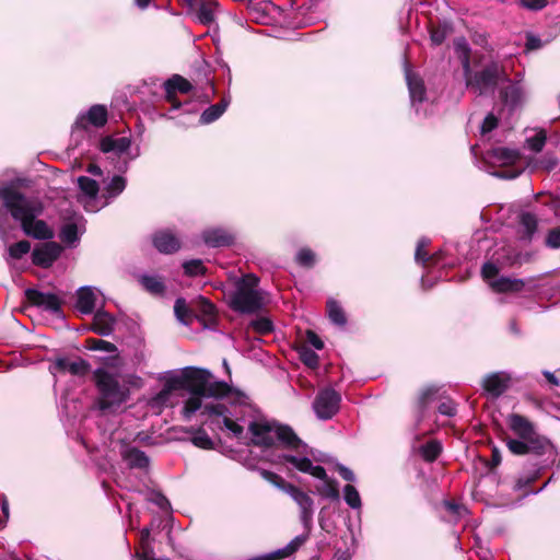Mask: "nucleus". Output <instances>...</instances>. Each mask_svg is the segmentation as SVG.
<instances>
[{
	"label": "nucleus",
	"mask_w": 560,
	"mask_h": 560,
	"mask_svg": "<svg viewBox=\"0 0 560 560\" xmlns=\"http://www.w3.org/2000/svg\"><path fill=\"white\" fill-rule=\"evenodd\" d=\"M501 98L504 105L515 109L524 103L525 93L520 83L509 82L501 91Z\"/></svg>",
	"instance_id": "6ab92c4d"
},
{
	"label": "nucleus",
	"mask_w": 560,
	"mask_h": 560,
	"mask_svg": "<svg viewBox=\"0 0 560 560\" xmlns=\"http://www.w3.org/2000/svg\"><path fill=\"white\" fill-rule=\"evenodd\" d=\"M187 368L173 372L165 377V385L173 390H188Z\"/></svg>",
	"instance_id": "7c9ffc66"
},
{
	"label": "nucleus",
	"mask_w": 560,
	"mask_h": 560,
	"mask_svg": "<svg viewBox=\"0 0 560 560\" xmlns=\"http://www.w3.org/2000/svg\"><path fill=\"white\" fill-rule=\"evenodd\" d=\"M31 249L28 241H20L9 247V254L12 258L19 259L27 254Z\"/></svg>",
	"instance_id": "49530a36"
},
{
	"label": "nucleus",
	"mask_w": 560,
	"mask_h": 560,
	"mask_svg": "<svg viewBox=\"0 0 560 560\" xmlns=\"http://www.w3.org/2000/svg\"><path fill=\"white\" fill-rule=\"evenodd\" d=\"M499 273V268L493 262H486L482 266L481 275L482 278L489 283L490 281L495 280Z\"/></svg>",
	"instance_id": "3c124183"
},
{
	"label": "nucleus",
	"mask_w": 560,
	"mask_h": 560,
	"mask_svg": "<svg viewBox=\"0 0 560 560\" xmlns=\"http://www.w3.org/2000/svg\"><path fill=\"white\" fill-rule=\"evenodd\" d=\"M96 294L92 288H81L78 291L77 308L82 314H91L95 308Z\"/></svg>",
	"instance_id": "a878e982"
},
{
	"label": "nucleus",
	"mask_w": 560,
	"mask_h": 560,
	"mask_svg": "<svg viewBox=\"0 0 560 560\" xmlns=\"http://www.w3.org/2000/svg\"><path fill=\"white\" fill-rule=\"evenodd\" d=\"M439 412L443 416L453 417L456 413V406L453 400L446 399L439 405Z\"/></svg>",
	"instance_id": "6e6d98bb"
},
{
	"label": "nucleus",
	"mask_w": 560,
	"mask_h": 560,
	"mask_svg": "<svg viewBox=\"0 0 560 560\" xmlns=\"http://www.w3.org/2000/svg\"><path fill=\"white\" fill-rule=\"evenodd\" d=\"M101 150L103 152H115V139L106 137L101 141Z\"/></svg>",
	"instance_id": "0e129e2a"
},
{
	"label": "nucleus",
	"mask_w": 560,
	"mask_h": 560,
	"mask_svg": "<svg viewBox=\"0 0 560 560\" xmlns=\"http://www.w3.org/2000/svg\"><path fill=\"white\" fill-rule=\"evenodd\" d=\"M259 279L252 275H245L235 283V290L230 296L231 307L240 313L252 314L264 305L262 292L258 289Z\"/></svg>",
	"instance_id": "20e7f679"
},
{
	"label": "nucleus",
	"mask_w": 560,
	"mask_h": 560,
	"mask_svg": "<svg viewBox=\"0 0 560 560\" xmlns=\"http://www.w3.org/2000/svg\"><path fill=\"white\" fill-rule=\"evenodd\" d=\"M82 218H75L73 221L65 223L60 231V238L63 243L73 244L79 240L80 222Z\"/></svg>",
	"instance_id": "2f4dec72"
},
{
	"label": "nucleus",
	"mask_w": 560,
	"mask_h": 560,
	"mask_svg": "<svg viewBox=\"0 0 560 560\" xmlns=\"http://www.w3.org/2000/svg\"><path fill=\"white\" fill-rule=\"evenodd\" d=\"M488 159L499 165H512L520 159V154L516 150L500 147L489 151Z\"/></svg>",
	"instance_id": "393cba45"
},
{
	"label": "nucleus",
	"mask_w": 560,
	"mask_h": 560,
	"mask_svg": "<svg viewBox=\"0 0 560 560\" xmlns=\"http://www.w3.org/2000/svg\"><path fill=\"white\" fill-rule=\"evenodd\" d=\"M280 463H290L294 468L302 472L312 475L322 480V485L317 487L320 495L336 500L339 498L338 483L334 479H329L322 466H314L307 456H296L284 454L279 456Z\"/></svg>",
	"instance_id": "39448f33"
},
{
	"label": "nucleus",
	"mask_w": 560,
	"mask_h": 560,
	"mask_svg": "<svg viewBox=\"0 0 560 560\" xmlns=\"http://www.w3.org/2000/svg\"><path fill=\"white\" fill-rule=\"evenodd\" d=\"M174 394L175 393L164 384V387L160 390V393L151 398V407L153 409H161L163 407L173 406L175 404Z\"/></svg>",
	"instance_id": "f704fd0d"
},
{
	"label": "nucleus",
	"mask_w": 560,
	"mask_h": 560,
	"mask_svg": "<svg viewBox=\"0 0 560 560\" xmlns=\"http://www.w3.org/2000/svg\"><path fill=\"white\" fill-rule=\"evenodd\" d=\"M229 102L222 100L220 103L208 107L200 116L201 124H211L217 120L226 109Z\"/></svg>",
	"instance_id": "c9c22d12"
},
{
	"label": "nucleus",
	"mask_w": 560,
	"mask_h": 560,
	"mask_svg": "<svg viewBox=\"0 0 560 560\" xmlns=\"http://www.w3.org/2000/svg\"><path fill=\"white\" fill-rule=\"evenodd\" d=\"M442 451L441 444L438 441H430L421 447V455L428 462H433L438 458Z\"/></svg>",
	"instance_id": "ea45409f"
},
{
	"label": "nucleus",
	"mask_w": 560,
	"mask_h": 560,
	"mask_svg": "<svg viewBox=\"0 0 560 560\" xmlns=\"http://www.w3.org/2000/svg\"><path fill=\"white\" fill-rule=\"evenodd\" d=\"M192 443L201 448H210L212 446L211 439L203 431H199L194 435Z\"/></svg>",
	"instance_id": "5fc2aeb1"
},
{
	"label": "nucleus",
	"mask_w": 560,
	"mask_h": 560,
	"mask_svg": "<svg viewBox=\"0 0 560 560\" xmlns=\"http://www.w3.org/2000/svg\"><path fill=\"white\" fill-rule=\"evenodd\" d=\"M343 497L347 504L352 509L361 508V498L358 490L351 486L347 485L343 488Z\"/></svg>",
	"instance_id": "a19ab883"
},
{
	"label": "nucleus",
	"mask_w": 560,
	"mask_h": 560,
	"mask_svg": "<svg viewBox=\"0 0 560 560\" xmlns=\"http://www.w3.org/2000/svg\"><path fill=\"white\" fill-rule=\"evenodd\" d=\"M300 358L302 362L310 368L314 369L318 365V355L311 349H303L300 352Z\"/></svg>",
	"instance_id": "8fccbe9b"
},
{
	"label": "nucleus",
	"mask_w": 560,
	"mask_h": 560,
	"mask_svg": "<svg viewBox=\"0 0 560 560\" xmlns=\"http://www.w3.org/2000/svg\"><path fill=\"white\" fill-rule=\"evenodd\" d=\"M98 392L97 406L101 410L119 407L129 397V388L120 371V360L113 358L93 372Z\"/></svg>",
	"instance_id": "f03ea898"
},
{
	"label": "nucleus",
	"mask_w": 560,
	"mask_h": 560,
	"mask_svg": "<svg viewBox=\"0 0 560 560\" xmlns=\"http://www.w3.org/2000/svg\"><path fill=\"white\" fill-rule=\"evenodd\" d=\"M154 247L164 254H172L176 252L179 246V240L168 230H162L153 235Z\"/></svg>",
	"instance_id": "a211bd4d"
},
{
	"label": "nucleus",
	"mask_w": 560,
	"mask_h": 560,
	"mask_svg": "<svg viewBox=\"0 0 560 560\" xmlns=\"http://www.w3.org/2000/svg\"><path fill=\"white\" fill-rule=\"evenodd\" d=\"M187 372L189 393L207 397H224L232 393V388L225 382L214 381L208 370L188 366Z\"/></svg>",
	"instance_id": "423d86ee"
},
{
	"label": "nucleus",
	"mask_w": 560,
	"mask_h": 560,
	"mask_svg": "<svg viewBox=\"0 0 560 560\" xmlns=\"http://www.w3.org/2000/svg\"><path fill=\"white\" fill-rule=\"evenodd\" d=\"M1 196L5 208L13 219L21 223L26 235L38 240H49L54 236L52 231L43 220H36L42 212L37 201L12 189L3 190Z\"/></svg>",
	"instance_id": "f257e3e1"
},
{
	"label": "nucleus",
	"mask_w": 560,
	"mask_h": 560,
	"mask_svg": "<svg viewBox=\"0 0 560 560\" xmlns=\"http://www.w3.org/2000/svg\"><path fill=\"white\" fill-rule=\"evenodd\" d=\"M61 253V246L55 242H47L33 250V262L40 267H49Z\"/></svg>",
	"instance_id": "4468645a"
},
{
	"label": "nucleus",
	"mask_w": 560,
	"mask_h": 560,
	"mask_svg": "<svg viewBox=\"0 0 560 560\" xmlns=\"http://www.w3.org/2000/svg\"><path fill=\"white\" fill-rule=\"evenodd\" d=\"M445 508L451 512L453 513L454 515L460 517L465 512H466V509L455 502H452V501H445Z\"/></svg>",
	"instance_id": "e2e57ef3"
},
{
	"label": "nucleus",
	"mask_w": 560,
	"mask_h": 560,
	"mask_svg": "<svg viewBox=\"0 0 560 560\" xmlns=\"http://www.w3.org/2000/svg\"><path fill=\"white\" fill-rule=\"evenodd\" d=\"M130 140L126 137L115 139V152L124 153L130 148Z\"/></svg>",
	"instance_id": "052dcab7"
},
{
	"label": "nucleus",
	"mask_w": 560,
	"mask_h": 560,
	"mask_svg": "<svg viewBox=\"0 0 560 560\" xmlns=\"http://www.w3.org/2000/svg\"><path fill=\"white\" fill-rule=\"evenodd\" d=\"M78 201L89 212H96L106 207V200H102L100 186L95 179L88 176L78 177Z\"/></svg>",
	"instance_id": "6e6552de"
},
{
	"label": "nucleus",
	"mask_w": 560,
	"mask_h": 560,
	"mask_svg": "<svg viewBox=\"0 0 560 560\" xmlns=\"http://www.w3.org/2000/svg\"><path fill=\"white\" fill-rule=\"evenodd\" d=\"M143 289L152 295H163L165 284L161 277L156 275H143L139 278Z\"/></svg>",
	"instance_id": "c756f323"
},
{
	"label": "nucleus",
	"mask_w": 560,
	"mask_h": 560,
	"mask_svg": "<svg viewBox=\"0 0 560 560\" xmlns=\"http://www.w3.org/2000/svg\"><path fill=\"white\" fill-rule=\"evenodd\" d=\"M546 244L550 248H560V228L549 231Z\"/></svg>",
	"instance_id": "4d7b16f0"
},
{
	"label": "nucleus",
	"mask_w": 560,
	"mask_h": 560,
	"mask_svg": "<svg viewBox=\"0 0 560 560\" xmlns=\"http://www.w3.org/2000/svg\"><path fill=\"white\" fill-rule=\"evenodd\" d=\"M306 538L307 537L304 535L296 536L285 547L278 549L266 556H262L257 560H273L289 557L292 553H294L306 541Z\"/></svg>",
	"instance_id": "bb28decb"
},
{
	"label": "nucleus",
	"mask_w": 560,
	"mask_h": 560,
	"mask_svg": "<svg viewBox=\"0 0 560 560\" xmlns=\"http://www.w3.org/2000/svg\"><path fill=\"white\" fill-rule=\"evenodd\" d=\"M509 427L522 440L534 442L536 432L534 425L523 416L511 415L509 417Z\"/></svg>",
	"instance_id": "f3484780"
},
{
	"label": "nucleus",
	"mask_w": 560,
	"mask_h": 560,
	"mask_svg": "<svg viewBox=\"0 0 560 560\" xmlns=\"http://www.w3.org/2000/svg\"><path fill=\"white\" fill-rule=\"evenodd\" d=\"M327 312L329 319L339 326H343L347 322L346 315L341 306L334 300L327 302Z\"/></svg>",
	"instance_id": "58836bf2"
},
{
	"label": "nucleus",
	"mask_w": 560,
	"mask_h": 560,
	"mask_svg": "<svg viewBox=\"0 0 560 560\" xmlns=\"http://www.w3.org/2000/svg\"><path fill=\"white\" fill-rule=\"evenodd\" d=\"M500 75L501 69L499 65L491 62L474 77L471 75V71L468 74H465V79L468 88L483 94L494 90Z\"/></svg>",
	"instance_id": "1a4fd4ad"
},
{
	"label": "nucleus",
	"mask_w": 560,
	"mask_h": 560,
	"mask_svg": "<svg viewBox=\"0 0 560 560\" xmlns=\"http://www.w3.org/2000/svg\"><path fill=\"white\" fill-rule=\"evenodd\" d=\"M547 136L544 130L536 132L533 137L527 138V147L534 152H540L546 144Z\"/></svg>",
	"instance_id": "79ce46f5"
},
{
	"label": "nucleus",
	"mask_w": 560,
	"mask_h": 560,
	"mask_svg": "<svg viewBox=\"0 0 560 560\" xmlns=\"http://www.w3.org/2000/svg\"><path fill=\"white\" fill-rule=\"evenodd\" d=\"M450 34V28L447 25H439L432 27L430 31V39L432 45L439 46L441 45Z\"/></svg>",
	"instance_id": "37998d69"
},
{
	"label": "nucleus",
	"mask_w": 560,
	"mask_h": 560,
	"mask_svg": "<svg viewBox=\"0 0 560 560\" xmlns=\"http://www.w3.org/2000/svg\"><path fill=\"white\" fill-rule=\"evenodd\" d=\"M124 460L131 468H147L149 466V458L144 454V452L136 448V447H126L122 453Z\"/></svg>",
	"instance_id": "c85d7f7f"
},
{
	"label": "nucleus",
	"mask_w": 560,
	"mask_h": 560,
	"mask_svg": "<svg viewBox=\"0 0 560 560\" xmlns=\"http://www.w3.org/2000/svg\"><path fill=\"white\" fill-rule=\"evenodd\" d=\"M107 121V110L105 106L94 105L86 114L80 115L73 127V132L85 130L88 125L91 124L95 127H102Z\"/></svg>",
	"instance_id": "f8f14e48"
},
{
	"label": "nucleus",
	"mask_w": 560,
	"mask_h": 560,
	"mask_svg": "<svg viewBox=\"0 0 560 560\" xmlns=\"http://www.w3.org/2000/svg\"><path fill=\"white\" fill-rule=\"evenodd\" d=\"M56 368L73 375H83L88 372L89 364L84 360L69 361L67 359H58Z\"/></svg>",
	"instance_id": "473e14b6"
},
{
	"label": "nucleus",
	"mask_w": 560,
	"mask_h": 560,
	"mask_svg": "<svg viewBox=\"0 0 560 560\" xmlns=\"http://www.w3.org/2000/svg\"><path fill=\"white\" fill-rule=\"evenodd\" d=\"M189 394L190 396L186 399L183 407V416L185 419H190V417L201 408L202 398L207 397V395H199L196 393Z\"/></svg>",
	"instance_id": "4c0bfd02"
},
{
	"label": "nucleus",
	"mask_w": 560,
	"mask_h": 560,
	"mask_svg": "<svg viewBox=\"0 0 560 560\" xmlns=\"http://www.w3.org/2000/svg\"><path fill=\"white\" fill-rule=\"evenodd\" d=\"M511 376L506 372H495L488 374L483 381L482 386L485 390L492 397H499L509 387Z\"/></svg>",
	"instance_id": "2eb2a0df"
},
{
	"label": "nucleus",
	"mask_w": 560,
	"mask_h": 560,
	"mask_svg": "<svg viewBox=\"0 0 560 560\" xmlns=\"http://www.w3.org/2000/svg\"><path fill=\"white\" fill-rule=\"evenodd\" d=\"M521 225L524 228L526 236L530 238L536 231L537 220L534 214L526 212L521 215Z\"/></svg>",
	"instance_id": "a18cd8bd"
},
{
	"label": "nucleus",
	"mask_w": 560,
	"mask_h": 560,
	"mask_svg": "<svg viewBox=\"0 0 560 560\" xmlns=\"http://www.w3.org/2000/svg\"><path fill=\"white\" fill-rule=\"evenodd\" d=\"M252 327L259 334H268L272 330V323L268 318H258L252 322Z\"/></svg>",
	"instance_id": "603ef678"
},
{
	"label": "nucleus",
	"mask_w": 560,
	"mask_h": 560,
	"mask_svg": "<svg viewBox=\"0 0 560 560\" xmlns=\"http://www.w3.org/2000/svg\"><path fill=\"white\" fill-rule=\"evenodd\" d=\"M296 261L303 267H312L315 262V254L308 248H302L296 254Z\"/></svg>",
	"instance_id": "de8ad7c7"
},
{
	"label": "nucleus",
	"mask_w": 560,
	"mask_h": 560,
	"mask_svg": "<svg viewBox=\"0 0 560 560\" xmlns=\"http://www.w3.org/2000/svg\"><path fill=\"white\" fill-rule=\"evenodd\" d=\"M176 318L184 325H190L196 315L190 311L184 299H177L174 305Z\"/></svg>",
	"instance_id": "e433bc0d"
},
{
	"label": "nucleus",
	"mask_w": 560,
	"mask_h": 560,
	"mask_svg": "<svg viewBox=\"0 0 560 560\" xmlns=\"http://www.w3.org/2000/svg\"><path fill=\"white\" fill-rule=\"evenodd\" d=\"M429 245V240L427 238H421L419 242H418V245H417V248H416V254H415V258L418 262H422L424 264L425 261H428L430 258L428 257V254L425 252V247Z\"/></svg>",
	"instance_id": "864d4df0"
},
{
	"label": "nucleus",
	"mask_w": 560,
	"mask_h": 560,
	"mask_svg": "<svg viewBox=\"0 0 560 560\" xmlns=\"http://www.w3.org/2000/svg\"><path fill=\"white\" fill-rule=\"evenodd\" d=\"M260 475L264 479L271 482L279 489L283 490L285 493H288L294 502L300 506L301 509V521L304 525H307L313 517V500L312 498L301 491L295 486L285 482L280 476L277 474L269 471V470H261Z\"/></svg>",
	"instance_id": "0eeeda50"
},
{
	"label": "nucleus",
	"mask_w": 560,
	"mask_h": 560,
	"mask_svg": "<svg viewBox=\"0 0 560 560\" xmlns=\"http://www.w3.org/2000/svg\"><path fill=\"white\" fill-rule=\"evenodd\" d=\"M454 48L462 61L464 74H468L470 72V47L465 37H458L454 40Z\"/></svg>",
	"instance_id": "72a5a7b5"
},
{
	"label": "nucleus",
	"mask_w": 560,
	"mask_h": 560,
	"mask_svg": "<svg viewBox=\"0 0 560 560\" xmlns=\"http://www.w3.org/2000/svg\"><path fill=\"white\" fill-rule=\"evenodd\" d=\"M166 98L172 103L174 108L179 107V103L175 100L176 92L189 93L192 90L191 83L179 74H174L164 83Z\"/></svg>",
	"instance_id": "dca6fc26"
},
{
	"label": "nucleus",
	"mask_w": 560,
	"mask_h": 560,
	"mask_svg": "<svg viewBox=\"0 0 560 560\" xmlns=\"http://www.w3.org/2000/svg\"><path fill=\"white\" fill-rule=\"evenodd\" d=\"M521 4L526 9L539 11L546 8L548 0H521Z\"/></svg>",
	"instance_id": "bf43d9fd"
},
{
	"label": "nucleus",
	"mask_w": 560,
	"mask_h": 560,
	"mask_svg": "<svg viewBox=\"0 0 560 560\" xmlns=\"http://www.w3.org/2000/svg\"><path fill=\"white\" fill-rule=\"evenodd\" d=\"M201 310L205 316L210 319L214 314V306L210 302L202 300L201 301Z\"/></svg>",
	"instance_id": "338daca9"
},
{
	"label": "nucleus",
	"mask_w": 560,
	"mask_h": 560,
	"mask_svg": "<svg viewBox=\"0 0 560 560\" xmlns=\"http://www.w3.org/2000/svg\"><path fill=\"white\" fill-rule=\"evenodd\" d=\"M339 475L347 481H353L354 480V474L347 467L340 465L338 467Z\"/></svg>",
	"instance_id": "774afa93"
},
{
	"label": "nucleus",
	"mask_w": 560,
	"mask_h": 560,
	"mask_svg": "<svg viewBox=\"0 0 560 560\" xmlns=\"http://www.w3.org/2000/svg\"><path fill=\"white\" fill-rule=\"evenodd\" d=\"M116 320L108 312L97 310L93 317V331L101 336H109L115 328Z\"/></svg>",
	"instance_id": "aec40b11"
},
{
	"label": "nucleus",
	"mask_w": 560,
	"mask_h": 560,
	"mask_svg": "<svg viewBox=\"0 0 560 560\" xmlns=\"http://www.w3.org/2000/svg\"><path fill=\"white\" fill-rule=\"evenodd\" d=\"M490 288L497 293L520 292L525 287L522 279L500 277L489 282Z\"/></svg>",
	"instance_id": "412c9836"
},
{
	"label": "nucleus",
	"mask_w": 560,
	"mask_h": 560,
	"mask_svg": "<svg viewBox=\"0 0 560 560\" xmlns=\"http://www.w3.org/2000/svg\"><path fill=\"white\" fill-rule=\"evenodd\" d=\"M198 21L203 25L213 23L217 19V14L220 11L219 3L217 0H198Z\"/></svg>",
	"instance_id": "5701e85b"
},
{
	"label": "nucleus",
	"mask_w": 560,
	"mask_h": 560,
	"mask_svg": "<svg viewBox=\"0 0 560 560\" xmlns=\"http://www.w3.org/2000/svg\"><path fill=\"white\" fill-rule=\"evenodd\" d=\"M185 273L188 276H199L205 272V266L201 260L195 259L190 261H186L184 265Z\"/></svg>",
	"instance_id": "09e8293b"
},
{
	"label": "nucleus",
	"mask_w": 560,
	"mask_h": 560,
	"mask_svg": "<svg viewBox=\"0 0 560 560\" xmlns=\"http://www.w3.org/2000/svg\"><path fill=\"white\" fill-rule=\"evenodd\" d=\"M126 184V178L121 175H115L105 184L101 197L106 200V206L125 190Z\"/></svg>",
	"instance_id": "4be33fe9"
},
{
	"label": "nucleus",
	"mask_w": 560,
	"mask_h": 560,
	"mask_svg": "<svg viewBox=\"0 0 560 560\" xmlns=\"http://www.w3.org/2000/svg\"><path fill=\"white\" fill-rule=\"evenodd\" d=\"M406 80L412 106H416L417 102L422 103L425 95L423 81L410 70L406 71Z\"/></svg>",
	"instance_id": "b1692460"
},
{
	"label": "nucleus",
	"mask_w": 560,
	"mask_h": 560,
	"mask_svg": "<svg viewBox=\"0 0 560 560\" xmlns=\"http://www.w3.org/2000/svg\"><path fill=\"white\" fill-rule=\"evenodd\" d=\"M25 295L31 304L45 311L57 313L60 310L61 301L54 293H45L36 289H27L25 291Z\"/></svg>",
	"instance_id": "ddd939ff"
},
{
	"label": "nucleus",
	"mask_w": 560,
	"mask_h": 560,
	"mask_svg": "<svg viewBox=\"0 0 560 560\" xmlns=\"http://www.w3.org/2000/svg\"><path fill=\"white\" fill-rule=\"evenodd\" d=\"M248 432L250 433V442L254 445L271 446L278 441L285 447L307 454L306 444L287 425H280L267 420H256L249 423Z\"/></svg>",
	"instance_id": "7ed1b4c3"
},
{
	"label": "nucleus",
	"mask_w": 560,
	"mask_h": 560,
	"mask_svg": "<svg viewBox=\"0 0 560 560\" xmlns=\"http://www.w3.org/2000/svg\"><path fill=\"white\" fill-rule=\"evenodd\" d=\"M202 412L214 417L212 422L220 429L230 431L237 440L246 439L243 427L228 416V409L222 404L206 405Z\"/></svg>",
	"instance_id": "9d476101"
},
{
	"label": "nucleus",
	"mask_w": 560,
	"mask_h": 560,
	"mask_svg": "<svg viewBox=\"0 0 560 560\" xmlns=\"http://www.w3.org/2000/svg\"><path fill=\"white\" fill-rule=\"evenodd\" d=\"M306 340L310 345H312L317 350H320L324 348V342L314 331H311V330L307 331Z\"/></svg>",
	"instance_id": "680f3d73"
},
{
	"label": "nucleus",
	"mask_w": 560,
	"mask_h": 560,
	"mask_svg": "<svg viewBox=\"0 0 560 560\" xmlns=\"http://www.w3.org/2000/svg\"><path fill=\"white\" fill-rule=\"evenodd\" d=\"M202 238L208 246L220 247L230 245L233 237L221 229L207 230L202 233Z\"/></svg>",
	"instance_id": "cd10ccee"
},
{
	"label": "nucleus",
	"mask_w": 560,
	"mask_h": 560,
	"mask_svg": "<svg viewBox=\"0 0 560 560\" xmlns=\"http://www.w3.org/2000/svg\"><path fill=\"white\" fill-rule=\"evenodd\" d=\"M498 126V118L493 114H489L483 119V122L481 125V132L488 133L492 131Z\"/></svg>",
	"instance_id": "13d9d810"
},
{
	"label": "nucleus",
	"mask_w": 560,
	"mask_h": 560,
	"mask_svg": "<svg viewBox=\"0 0 560 560\" xmlns=\"http://www.w3.org/2000/svg\"><path fill=\"white\" fill-rule=\"evenodd\" d=\"M339 404L340 395L332 388H325L317 394L313 409L319 419L327 420L336 415Z\"/></svg>",
	"instance_id": "9b49d317"
},
{
	"label": "nucleus",
	"mask_w": 560,
	"mask_h": 560,
	"mask_svg": "<svg viewBox=\"0 0 560 560\" xmlns=\"http://www.w3.org/2000/svg\"><path fill=\"white\" fill-rule=\"evenodd\" d=\"M529 443L530 442L522 440V439L521 440L510 439L506 442V446L511 451V453H513L515 455H524L529 452V448H530Z\"/></svg>",
	"instance_id": "c03bdc74"
},
{
	"label": "nucleus",
	"mask_w": 560,
	"mask_h": 560,
	"mask_svg": "<svg viewBox=\"0 0 560 560\" xmlns=\"http://www.w3.org/2000/svg\"><path fill=\"white\" fill-rule=\"evenodd\" d=\"M151 501L159 505L162 510H167L170 508L167 499L160 493L154 494Z\"/></svg>",
	"instance_id": "69168bd1"
}]
</instances>
